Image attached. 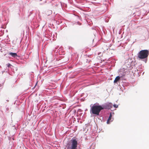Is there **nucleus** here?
I'll list each match as a JSON object with an SVG mask.
<instances>
[{
    "label": "nucleus",
    "instance_id": "f257e3e1",
    "mask_svg": "<svg viewBox=\"0 0 149 149\" xmlns=\"http://www.w3.org/2000/svg\"><path fill=\"white\" fill-rule=\"evenodd\" d=\"M103 109L102 106L100 105H94L91 108V111L93 114L98 115L101 110Z\"/></svg>",
    "mask_w": 149,
    "mask_h": 149
},
{
    "label": "nucleus",
    "instance_id": "f03ea898",
    "mask_svg": "<svg viewBox=\"0 0 149 149\" xmlns=\"http://www.w3.org/2000/svg\"><path fill=\"white\" fill-rule=\"evenodd\" d=\"M149 54L148 50H142L138 53V56L140 59H144L147 57Z\"/></svg>",
    "mask_w": 149,
    "mask_h": 149
},
{
    "label": "nucleus",
    "instance_id": "7ed1b4c3",
    "mask_svg": "<svg viewBox=\"0 0 149 149\" xmlns=\"http://www.w3.org/2000/svg\"><path fill=\"white\" fill-rule=\"evenodd\" d=\"M77 141L76 139H72L71 140V146L68 147V149H77Z\"/></svg>",
    "mask_w": 149,
    "mask_h": 149
},
{
    "label": "nucleus",
    "instance_id": "20e7f679",
    "mask_svg": "<svg viewBox=\"0 0 149 149\" xmlns=\"http://www.w3.org/2000/svg\"><path fill=\"white\" fill-rule=\"evenodd\" d=\"M113 106L112 104L111 103H106L102 105V108H103V109H110Z\"/></svg>",
    "mask_w": 149,
    "mask_h": 149
},
{
    "label": "nucleus",
    "instance_id": "39448f33",
    "mask_svg": "<svg viewBox=\"0 0 149 149\" xmlns=\"http://www.w3.org/2000/svg\"><path fill=\"white\" fill-rule=\"evenodd\" d=\"M8 54L9 55L11 56L14 58H15L16 57L18 56L16 53L9 52Z\"/></svg>",
    "mask_w": 149,
    "mask_h": 149
},
{
    "label": "nucleus",
    "instance_id": "423d86ee",
    "mask_svg": "<svg viewBox=\"0 0 149 149\" xmlns=\"http://www.w3.org/2000/svg\"><path fill=\"white\" fill-rule=\"evenodd\" d=\"M120 77L119 76H118L116 77L114 81V83H116L120 79Z\"/></svg>",
    "mask_w": 149,
    "mask_h": 149
},
{
    "label": "nucleus",
    "instance_id": "0eeeda50",
    "mask_svg": "<svg viewBox=\"0 0 149 149\" xmlns=\"http://www.w3.org/2000/svg\"><path fill=\"white\" fill-rule=\"evenodd\" d=\"M111 117H112V115H111V113L110 114L109 116L108 119L107 120V124H108L109 123L110 120H111Z\"/></svg>",
    "mask_w": 149,
    "mask_h": 149
},
{
    "label": "nucleus",
    "instance_id": "6e6552de",
    "mask_svg": "<svg viewBox=\"0 0 149 149\" xmlns=\"http://www.w3.org/2000/svg\"><path fill=\"white\" fill-rule=\"evenodd\" d=\"M6 65L7 66V67L8 68L10 67L11 66H12V65L10 63H8L6 64Z\"/></svg>",
    "mask_w": 149,
    "mask_h": 149
},
{
    "label": "nucleus",
    "instance_id": "1a4fd4ad",
    "mask_svg": "<svg viewBox=\"0 0 149 149\" xmlns=\"http://www.w3.org/2000/svg\"><path fill=\"white\" fill-rule=\"evenodd\" d=\"M113 106L116 108H117L118 107V106L116 104H114Z\"/></svg>",
    "mask_w": 149,
    "mask_h": 149
}]
</instances>
